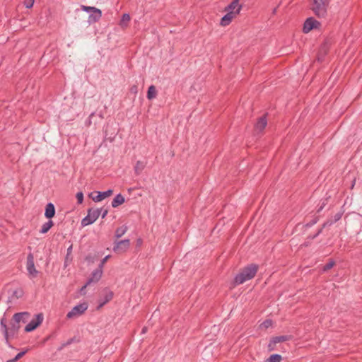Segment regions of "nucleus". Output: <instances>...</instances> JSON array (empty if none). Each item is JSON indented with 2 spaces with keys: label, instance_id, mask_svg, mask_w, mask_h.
Instances as JSON below:
<instances>
[{
  "label": "nucleus",
  "instance_id": "nucleus-30",
  "mask_svg": "<svg viewBox=\"0 0 362 362\" xmlns=\"http://www.w3.org/2000/svg\"><path fill=\"white\" fill-rule=\"evenodd\" d=\"M35 0H24V5L26 8H30L34 4Z\"/></svg>",
  "mask_w": 362,
  "mask_h": 362
},
{
  "label": "nucleus",
  "instance_id": "nucleus-29",
  "mask_svg": "<svg viewBox=\"0 0 362 362\" xmlns=\"http://www.w3.org/2000/svg\"><path fill=\"white\" fill-rule=\"evenodd\" d=\"M78 204H82L83 201V194L82 192H78L76 195Z\"/></svg>",
  "mask_w": 362,
  "mask_h": 362
},
{
  "label": "nucleus",
  "instance_id": "nucleus-28",
  "mask_svg": "<svg viewBox=\"0 0 362 362\" xmlns=\"http://www.w3.org/2000/svg\"><path fill=\"white\" fill-rule=\"evenodd\" d=\"M341 216H342V213L341 212H338L334 216H333V220L330 222V225L332 224L333 223H335L337 221H338L339 220H340L341 218Z\"/></svg>",
  "mask_w": 362,
  "mask_h": 362
},
{
  "label": "nucleus",
  "instance_id": "nucleus-38",
  "mask_svg": "<svg viewBox=\"0 0 362 362\" xmlns=\"http://www.w3.org/2000/svg\"><path fill=\"white\" fill-rule=\"evenodd\" d=\"M355 181H356V180H354V182H353V184H352V187H353L354 186Z\"/></svg>",
  "mask_w": 362,
  "mask_h": 362
},
{
  "label": "nucleus",
  "instance_id": "nucleus-31",
  "mask_svg": "<svg viewBox=\"0 0 362 362\" xmlns=\"http://www.w3.org/2000/svg\"><path fill=\"white\" fill-rule=\"evenodd\" d=\"M110 257V255L105 256L100 262V264L98 265V268L103 269L104 264L107 261V259Z\"/></svg>",
  "mask_w": 362,
  "mask_h": 362
},
{
  "label": "nucleus",
  "instance_id": "nucleus-36",
  "mask_svg": "<svg viewBox=\"0 0 362 362\" xmlns=\"http://www.w3.org/2000/svg\"><path fill=\"white\" fill-rule=\"evenodd\" d=\"M326 204H327V203H326L325 202H324L322 203V206L319 208V209H318V212H319V211H320L321 210H322V209L325 207V206L326 205Z\"/></svg>",
  "mask_w": 362,
  "mask_h": 362
},
{
  "label": "nucleus",
  "instance_id": "nucleus-34",
  "mask_svg": "<svg viewBox=\"0 0 362 362\" xmlns=\"http://www.w3.org/2000/svg\"><path fill=\"white\" fill-rule=\"evenodd\" d=\"M94 17H95V13H93L92 14H90L89 16V21L90 22H96L97 21L94 20V18H95Z\"/></svg>",
  "mask_w": 362,
  "mask_h": 362
},
{
  "label": "nucleus",
  "instance_id": "nucleus-9",
  "mask_svg": "<svg viewBox=\"0 0 362 362\" xmlns=\"http://www.w3.org/2000/svg\"><path fill=\"white\" fill-rule=\"evenodd\" d=\"M129 240L125 239L116 243L115 245L113 247V250L117 253H122L127 250V249L129 247Z\"/></svg>",
  "mask_w": 362,
  "mask_h": 362
},
{
  "label": "nucleus",
  "instance_id": "nucleus-32",
  "mask_svg": "<svg viewBox=\"0 0 362 362\" xmlns=\"http://www.w3.org/2000/svg\"><path fill=\"white\" fill-rule=\"evenodd\" d=\"M272 325V321L271 320H265L262 324V326H263L265 328H268Z\"/></svg>",
  "mask_w": 362,
  "mask_h": 362
},
{
  "label": "nucleus",
  "instance_id": "nucleus-23",
  "mask_svg": "<svg viewBox=\"0 0 362 362\" xmlns=\"http://www.w3.org/2000/svg\"><path fill=\"white\" fill-rule=\"evenodd\" d=\"M273 339L274 340V341H276V344H278V343H281V342H284V341L289 340L290 337L286 336V335L278 336V337H273Z\"/></svg>",
  "mask_w": 362,
  "mask_h": 362
},
{
  "label": "nucleus",
  "instance_id": "nucleus-37",
  "mask_svg": "<svg viewBox=\"0 0 362 362\" xmlns=\"http://www.w3.org/2000/svg\"><path fill=\"white\" fill-rule=\"evenodd\" d=\"M146 331V327H144L143 329H142V332L143 333H145Z\"/></svg>",
  "mask_w": 362,
  "mask_h": 362
},
{
  "label": "nucleus",
  "instance_id": "nucleus-19",
  "mask_svg": "<svg viewBox=\"0 0 362 362\" xmlns=\"http://www.w3.org/2000/svg\"><path fill=\"white\" fill-rule=\"evenodd\" d=\"M53 225L54 223L52 221H48L42 226L40 232L42 234L47 233L49 230V229L53 226Z\"/></svg>",
  "mask_w": 362,
  "mask_h": 362
},
{
  "label": "nucleus",
  "instance_id": "nucleus-1",
  "mask_svg": "<svg viewBox=\"0 0 362 362\" xmlns=\"http://www.w3.org/2000/svg\"><path fill=\"white\" fill-rule=\"evenodd\" d=\"M30 317V313L28 312H22L16 313L12 320L11 327L8 328L3 320L1 322L2 331L6 341H8L9 333L12 335L15 334L20 328V322L25 323Z\"/></svg>",
  "mask_w": 362,
  "mask_h": 362
},
{
  "label": "nucleus",
  "instance_id": "nucleus-2",
  "mask_svg": "<svg viewBox=\"0 0 362 362\" xmlns=\"http://www.w3.org/2000/svg\"><path fill=\"white\" fill-rule=\"evenodd\" d=\"M239 1L240 0H233L232 2L225 8L226 14L221 19L220 25L221 26L228 25L232 21L239 15L243 7L242 5L239 4Z\"/></svg>",
  "mask_w": 362,
  "mask_h": 362
},
{
  "label": "nucleus",
  "instance_id": "nucleus-39",
  "mask_svg": "<svg viewBox=\"0 0 362 362\" xmlns=\"http://www.w3.org/2000/svg\"><path fill=\"white\" fill-rule=\"evenodd\" d=\"M71 247H69V248L68 249V250H69V251H71Z\"/></svg>",
  "mask_w": 362,
  "mask_h": 362
},
{
  "label": "nucleus",
  "instance_id": "nucleus-21",
  "mask_svg": "<svg viewBox=\"0 0 362 362\" xmlns=\"http://www.w3.org/2000/svg\"><path fill=\"white\" fill-rule=\"evenodd\" d=\"M282 356L280 354H272L264 362H281Z\"/></svg>",
  "mask_w": 362,
  "mask_h": 362
},
{
  "label": "nucleus",
  "instance_id": "nucleus-24",
  "mask_svg": "<svg viewBox=\"0 0 362 362\" xmlns=\"http://www.w3.org/2000/svg\"><path fill=\"white\" fill-rule=\"evenodd\" d=\"M130 21V16L128 13H124L120 21V25L122 27L126 26L127 23Z\"/></svg>",
  "mask_w": 362,
  "mask_h": 362
},
{
  "label": "nucleus",
  "instance_id": "nucleus-12",
  "mask_svg": "<svg viewBox=\"0 0 362 362\" xmlns=\"http://www.w3.org/2000/svg\"><path fill=\"white\" fill-rule=\"evenodd\" d=\"M267 124V117L265 115H264V116L259 117V119L257 120V122L255 126V130L257 133H261L264 129Z\"/></svg>",
  "mask_w": 362,
  "mask_h": 362
},
{
  "label": "nucleus",
  "instance_id": "nucleus-26",
  "mask_svg": "<svg viewBox=\"0 0 362 362\" xmlns=\"http://www.w3.org/2000/svg\"><path fill=\"white\" fill-rule=\"evenodd\" d=\"M25 353H26V351H21V352L18 353L14 358L8 360L7 362H16V361L21 358L25 354Z\"/></svg>",
  "mask_w": 362,
  "mask_h": 362
},
{
  "label": "nucleus",
  "instance_id": "nucleus-20",
  "mask_svg": "<svg viewBox=\"0 0 362 362\" xmlns=\"http://www.w3.org/2000/svg\"><path fill=\"white\" fill-rule=\"evenodd\" d=\"M157 91L156 87L153 85L149 86L147 92V98L148 100H152L156 97Z\"/></svg>",
  "mask_w": 362,
  "mask_h": 362
},
{
  "label": "nucleus",
  "instance_id": "nucleus-10",
  "mask_svg": "<svg viewBox=\"0 0 362 362\" xmlns=\"http://www.w3.org/2000/svg\"><path fill=\"white\" fill-rule=\"evenodd\" d=\"M27 270L33 277H35L38 273L35 267L33 255L31 253L27 257Z\"/></svg>",
  "mask_w": 362,
  "mask_h": 362
},
{
  "label": "nucleus",
  "instance_id": "nucleus-27",
  "mask_svg": "<svg viewBox=\"0 0 362 362\" xmlns=\"http://www.w3.org/2000/svg\"><path fill=\"white\" fill-rule=\"evenodd\" d=\"M276 345V341H274L273 338H272L268 344V350L269 351H274L275 349Z\"/></svg>",
  "mask_w": 362,
  "mask_h": 362
},
{
  "label": "nucleus",
  "instance_id": "nucleus-22",
  "mask_svg": "<svg viewBox=\"0 0 362 362\" xmlns=\"http://www.w3.org/2000/svg\"><path fill=\"white\" fill-rule=\"evenodd\" d=\"M127 228L126 226H121L117 228L115 230V236L119 238L122 237L127 231Z\"/></svg>",
  "mask_w": 362,
  "mask_h": 362
},
{
  "label": "nucleus",
  "instance_id": "nucleus-14",
  "mask_svg": "<svg viewBox=\"0 0 362 362\" xmlns=\"http://www.w3.org/2000/svg\"><path fill=\"white\" fill-rule=\"evenodd\" d=\"M113 193V190L112 189H108L105 192H98V195L93 197V200L95 202H99L102 200H103L104 199L111 196Z\"/></svg>",
  "mask_w": 362,
  "mask_h": 362
},
{
  "label": "nucleus",
  "instance_id": "nucleus-5",
  "mask_svg": "<svg viewBox=\"0 0 362 362\" xmlns=\"http://www.w3.org/2000/svg\"><path fill=\"white\" fill-rule=\"evenodd\" d=\"M103 208L90 209L88 210V214L81 221V225L86 226L94 223L101 214Z\"/></svg>",
  "mask_w": 362,
  "mask_h": 362
},
{
  "label": "nucleus",
  "instance_id": "nucleus-8",
  "mask_svg": "<svg viewBox=\"0 0 362 362\" xmlns=\"http://www.w3.org/2000/svg\"><path fill=\"white\" fill-rule=\"evenodd\" d=\"M320 25L319 21L315 20L314 18H308L304 23L303 32L307 33H309L313 28H317Z\"/></svg>",
  "mask_w": 362,
  "mask_h": 362
},
{
  "label": "nucleus",
  "instance_id": "nucleus-6",
  "mask_svg": "<svg viewBox=\"0 0 362 362\" xmlns=\"http://www.w3.org/2000/svg\"><path fill=\"white\" fill-rule=\"evenodd\" d=\"M88 303L83 302L74 306L67 314V319H75L81 316L88 309Z\"/></svg>",
  "mask_w": 362,
  "mask_h": 362
},
{
  "label": "nucleus",
  "instance_id": "nucleus-7",
  "mask_svg": "<svg viewBox=\"0 0 362 362\" xmlns=\"http://www.w3.org/2000/svg\"><path fill=\"white\" fill-rule=\"evenodd\" d=\"M43 321V315L42 313H39L35 315V318L33 319L25 327V331L26 332H30L35 329L38 326H40Z\"/></svg>",
  "mask_w": 362,
  "mask_h": 362
},
{
  "label": "nucleus",
  "instance_id": "nucleus-15",
  "mask_svg": "<svg viewBox=\"0 0 362 362\" xmlns=\"http://www.w3.org/2000/svg\"><path fill=\"white\" fill-rule=\"evenodd\" d=\"M113 292L110 290H105V295L103 297V300L100 302L98 308H102L105 304L110 301L113 298Z\"/></svg>",
  "mask_w": 362,
  "mask_h": 362
},
{
  "label": "nucleus",
  "instance_id": "nucleus-3",
  "mask_svg": "<svg viewBox=\"0 0 362 362\" xmlns=\"http://www.w3.org/2000/svg\"><path fill=\"white\" fill-rule=\"evenodd\" d=\"M310 8L318 18H326L330 0H309Z\"/></svg>",
  "mask_w": 362,
  "mask_h": 362
},
{
  "label": "nucleus",
  "instance_id": "nucleus-4",
  "mask_svg": "<svg viewBox=\"0 0 362 362\" xmlns=\"http://www.w3.org/2000/svg\"><path fill=\"white\" fill-rule=\"evenodd\" d=\"M258 269V266L255 264H251L245 267L239 274L234 278V284H242L246 281L252 279L256 274Z\"/></svg>",
  "mask_w": 362,
  "mask_h": 362
},
{
  "label": "nucleus",
  "instance_id": "nucleus-33",
  "mask_svg": "<svg viewBox=\"0 0 362 362\" xmlns=\"http://www.w3.org/2000/svg\"><path fill=\"white\" fill-rule=\"evenodd\" d=\"M107 213H108V210L103 208V210L100 214L102 218H104L107 216Z\"/></svg>",
  "mask_w": 362,
  "mask_h": 362
},
{
  "label": "nucleus",
  "instance_id": "nucleus-18",
  "mask_svg": "<svg viewBox=\"0 0 362 362\" xmlns=\"http://www.w3.org/2000/svg\"><path fill=\"white\" fill-rule=\"evenodd\" d=\"M146 163L143 161L138 160L134 166V173L136 175L141 174L142 170L145 168Z\"/></svg>",
  "mask_w": 362,
  "mask_h": 362
},
{
  "label": "nucleus",
  "instance_id": "nucleus-25",
  "mask_svg": "<svg viewBox=\"0 0 362 362\" xmlns=\"http://www.w3.org/2000/svg\"><path fill=\"white\" fill-rule=\"evenodd\" d=\"M335 264V262L334 260H329L328 263H327L324 267H323V271L324 272H326L330 269H332Z\"/></svg>",
  "mask_w": 362,
  "mask_h": 362
},
{
  "label": "nucleus",
  "instance_id": "nucleus-13",
  "mask_svg": "<svg viewBox=\"0 0 362 362\" xmlns=\"http://www.w3.org/2000/svg\"><path fill=\"white\" fill-rule=\"evenodd\" d=\"M81 9L86 12L92 11L93 13H95V17H94L95 21H99V19L102 16L101 11L95 7L87 6L83 5V6H81Z\"/></svg>",
  "mask_w": 362,
  "mask_h": 362
},
{
  "label": "nucleus",
  "instance_id": "nucleus-17",
  "mask_svg": "<svg viewBox=\"0 0 362 362\" xmlns=\"http://www.w3.org/2000/svg\"><path fill=\"white\" fill-rule=\"evenodd\" d=\"M124 197L121 194H118L115 196L112 202V206L114 208L117 207L118 206L122 204L124 202Z\"/></svg>",
  "mask_w": 362,
  "mask_h": 362
},
{
  "label": "nucleus",
  "instance_id": "nucleus-16",
  "mask_svg": "<svg viewBox=\"0 0 362 362\" xmlns=\"http://www.w3.org/2000/svg\"><path fill=\"white\" fill-rule=\"evenodd\" d=\"M54 214H55V208H54V204L52 203H48L45 207V216L47 218H51L54 217Z\"/></svg>",
  "mask_w": 362,
  "mask_h": 362
},
{
  "label": "nucleus",
  "instance_id": "nucleus-35",
  "mask_svg": "<svg viewBox=\"0 0 362 362\" xmlns=\"http://www.w3.org/2000/svg\"><path fill=\"white\" fill-rule=\"evenodd\" d=\"M131 91H132V93H136V92H137V86H133L131 88Z\"/></svg>",
  "mask_w": 362,
  "mask_h": 362
},
{
  "label": "nucleus",
  "instance_id": "nucleus-11",
  "mask_svg": "<svg viewBox=\"0 0 362 362\" xmlns=\"http://www.w3.org/2000/svg\"><path fill=\"white\" fill-rule=\"evenodd\" d=\"M102 274H103L102 269H100L98 267L95 270H94L91 273L90 277L88 279L87 283L82 288V290L83 288H85L88 284H90L91 283L98 282L101 279Z\"/></svg>",
  "mask_w": 362,
  "mask_h": 362
}]
</instances>
